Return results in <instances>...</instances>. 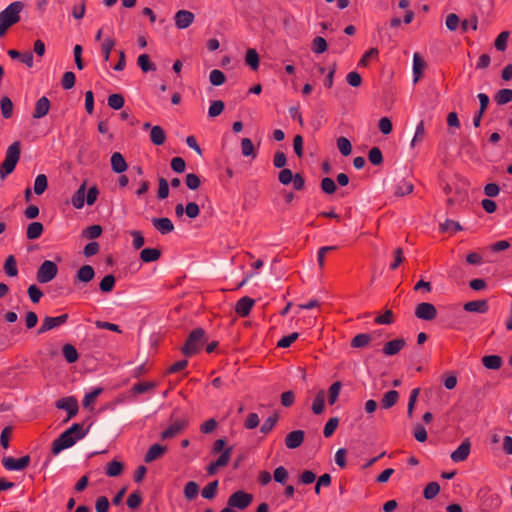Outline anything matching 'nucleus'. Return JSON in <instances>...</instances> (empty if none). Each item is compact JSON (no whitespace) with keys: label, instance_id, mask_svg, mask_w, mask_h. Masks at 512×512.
I'll list each match as a JSON object with an SVG mask.
<instances>
[{"label":"nucleus","instance_id":"nucleus-1","mask_svg":"<svg viewBox=\"0 0 512 512\" xmlns=\"http://www.w3.org/2000/svg\"><path fill=\"white\" fill-rule=\"evenodd\" d=\"M90 427L91 424L85 425L84 422L72 424L52 442V453L57 455L64 449L72 447L88 434Z\"/></svg>","mask_w":512,"mask_h":512},{"label":"nucleus","instance_id":"nucleus-2","mask_svg":"<svg viewBox=\"0 0 512 512\" xmlns=\"http://www.w3.org/2000/svg\"><path fill=\"white\" fill-rule=\"evenodd\" d=\"M23 7L22 2L15 1L0 12V37H3L8 29L20 20V13Z\"/></svg>","mask_w":512,"mask_h":512},{"label":"nucleus","instance_id":"nucleus-3","mask_svg":"<svg viewBox=\"0 0 512 512\" xmlns=\"http://www.w3.org/2000/svg\"><path fill=\"white\" fill-rule=\"evenodd\" d=\"M21 144L19 141L13 142L6 150V155L0 167V177L4 179L11 174L20 158Z\"/></svg>","mask_w":512,"mask_h":512},{"label":"nucleus","instance_id":"nucleus-4","mask_svg":"<svg viewBox=\"0 0 512 512\" xmlns=\"http://www.w3.org/2000/svg\"><path fill=\"white\" fill-rule=\"evenodd\" d=\"M206 340L205 331L202 328H196L190 332L181 351L185 356L191 357L200 351Z\"/></svg>","mask_w":512,"mask_h":512},{"label":"nucleus","instance_id":"nucleus-5","mask_svg":"<svg viewBox=\"0 0 512 512\" xmlns=\"http://www.w3.org/2000/svg\"><path fill=\"white\" fill-rule=\"evenodd\" d=\"M58 273L57 265L50 260H45L37 271V281L41 284L52 281Z\"/></svg>","mask_w":512,"mask_h":512},{"label":"nucleus","instance_id":"nucleus-6","mask_svg":"<svg viewBox=\"0 0 512 512\" xmlns=\"http://www.w3.org/2000/svg\"><path fill=\"white\" fill-rule=\"evenodd\" d=\"M253 501V495L242 490L232 493L227 501V505L239 510L246 509Z\"/></svg>","mask_w":512,"mask_h":512},{"label":"nucleus","instance_id":"nucleus-7","mask_svg":"<svg viewBox=\"0 0 512 512\" xmlns=\"http://www.w3.org/2000/svg\"><path fill=\"white\" fill-rule=\"evenodd\" d=\"M31 458L25 455L21 458L15 459L13 457H3L2 465L9 471H22L30 464Z\"/></svg>","mask_w":512,"mask_h":512},{"label":"nucleus","instance_id":"nucleus-8","mask_svg":"<svg viewBox=\"0 0 512 512\" xmlns=\"http://www.w3.org/2000/svg\"><path fill=\"white\" fill-rule=\"evenodd\" d=\"M415 316L425 321H431L437 316L436 307L431 303L422 302L416 306Z\"/></svg>","mask_w":512,"mask_h":512},{"label":"nucleus","instance_id":"nucleus-9","mask_svg":"<svg viewBox=\"0 0 512 512\" xmlns=\"http://www.w3.org/2000/svg\"><path fill=\"white\" fill-rule=\"evenodd\" d=\"M68 320V314H62L58 317H45L42 321L41 326L38 329L39 334H43L52 330L62 324H64Z\"/></svg>","mask_w":512,"mask_h":512},{"label":"nucleus","instance_id":"nucleus-10","mask_svg":"<svg viewBox=\"0 0 512 512\" xmlns=\"http://www.w3.org/2000/svg\"><path fill=\"white\" fill-rule=\"evenodd\" d=\"M56 407L58 409L64 410L67 412V416H76L78 413V401L75 397H65L56 402Z\"/></svg>","mask_w":512,"mask_h":512},{"label":"nucleus","instance_id":"nucleus-11","mask_svg":"<svg viewBox=\"0 0 512 512\" xmlns=\"http://www.w3.org/2000/svg\"><path fill=\"white\" fill-rule=\"evenodd\" d=\"M95 276L94 268L91 265H83L76 272L74 284H87L93 280Z\"/></svg>","mask_w":512,"mask_h":512},{"label":"nucleus","instance_id":"nucleus-12","mask_svg":"<svg viewBox=\"0 0 512 512\" xmlns=\"http://www.w3.org/2000/svg\"><path fill=\"white\" fill-rule=\"evenodd\" d=\"M470 450H471V443L468 439H465L458 446V448L451 453V455H450L451 460L456 463L465 461L470 454Z\"/></svg>","mask_w":512,"mask_h":512},{"label":"nucleus","instance_id":"nucleus-13","mask_svg":"<svg viewBox=\"0 0 512 512\" xmlns=\"http://www.w3.org/2000/svg\"><path fill=\"white\" fill-rule=\"evenodd\" d=\"M305 433L303 430H294L285 437V445L289 449L298 448L304 441Z\"/></svg>","mask_w":512,"mask_h":512},{"label":"nucleus","instance_id":"nucleus-14","mask_svg":"<svg viewBox=\"0 0 512 512\" xmlns=\"http://www.w3.org/2000/svg\"><path fill=\"white\" fill-rule=\"evenodd\" d=\"M194 21V14L188 10H179L175 14V25L179 29L189 27Z\"/></svg>","mask_w":512,"mask_h":512},{"label":"nucleus","instance_id":"nucleus-15","mask_svg":"<svg viewBox=\"0 0 512 512\" xmlns=\"http://www.w3.org/2000/svg\"><path fill=\"white\" fill-rule=\"evenodd\" d=\"M477 98L479 99L480 102V108L479 111L473 117V126L475 128L480 127L482 116L485 113L490 101L489 97L485 93H479L477 95Z\"/></svg>","mask_w":512,"mask_h":512},{"label":"nucleus","instance_id":"nucleus-16","mask_svg":"<svg viewBox=\"0 0 512 512\" xmlns=\"http://www.w3.org/2000/svg\"><path fill=\"white\" fill-rule=\"evenodd\" d=\"M151 222L154 228L161 234H168L174 230V224L167 217L152 218Z\"/></svg>","mask_w":512,"mask_h":512},{"label":"nucleus","instance_id":"nucleus-17","mask_svg":"<svg viewBox=\"0 0 512 512\" xmlns=\"http://www.w3.org/2000/svg\"><path fill=\"white\" fill-rule=\"evenodd\" d=\"M406 345V341L403 338L394 339L392 341L387 342L383 346V353L386 356H393L396 355L402 348H404Z\"/></svg>","mask_w":512,"mask_h":512},{"label":"nucleus","instance_id":"nucleus-18","mask_svg":"<svg viewBox=\"0 0 512 512\" xmlns=\"http://www.w3.org/2000/svg\"><path fill=\"white\" fill-rule=\"evenodd\" d=\"M187 423L183 420L175 421L169 427L161 433V439L166 440L175 437L179 434L185 427Z\"/></svg>","mask_w":512,"mask_h":512},{"label":"nucleus","instance_id":"nucleus-19","mask_svg":"<svg viewBox=\"0 0 512 512\" xmlns=\"http://www.w3.org/2000/svg\"><path fill=\"white\" fill-rule=\"evenodd\" d=\"M253 305L254 300L248 296H244L236 303L235 311L239 316L245 317L250 313Z\"/></svg>","mask_w":512,"mask_h":512},{"label":"nucleus","instance_id":"nucleus-20","mask_svg":"<svg viewBox=\"0 0 512 512\" xmlns=\"http://www.w3.org/2000/svg\"><path fill=\"white\" fill-rule=\"evenodd\" d=\"M50 109V101L47 97L42 96L38 99L33 112V118L40 119L46 116Z\"/></svg>","mask_w":512,"mask_h":512},{"label":"nucleus","instance_id":"nucleus-21","mask_svg":"<svg viewBox=\"0 0 512 512\" xmlns=\"http://www.w3.org/2000/svg\"><path fill=\"white\" fill-rule=\"evenodd\" d=\"M426 67V62L421 58L419 53L413 55V83L416 84L422 76Z\"/></svg>","mask_w":512,"mask_h":512},{"label":"nucleus","instance_id":"nucleus-22","mask_svg":"<svg viewBox=\"0 0 512 512\" xmlns=\"http://www.w3.org/2000/svg\"><path fill=\"white\" fill-rule=\"evenodd\" d=\"M127 167V163L120 152H114L111 155V168L115 173H123Z\"/></svg>","mask_w":512,"mask_h":512},{"label":"nucleus","instance_id":"nucleus-23","mask_svg":"<svg viewBox=\"0 0 512 512\" xmlns=\"http://www.w3.org/2000/svg\"><path fill=\"white\" fill-rule=\"evenodd\" d=\"M167 450L166 446L160 445L159 443L153 444L147 453L145 454L144 461L146 463L152 462L157 458L161 457Z\"/></svg>","mask_w":512,"mask_h":512},{"label":"nucleus","instance_id":"nucleus-24","mask_svg":"<svg viewBox=\"0 0 512 512\" xmlns=\"http://www.w3.org/2000/svg\"><path fill=\"white\" fill-rule=\"evenodd\" d=\"M463 308L467 312L486 313L488 311V303L486 300H475L465 303Z\"/></svg>","mask_w":512,"mask_h":512},{"label":"nucleus","instance_id":"nucleus-25","mask_svg":"<svg viewBox=\"0 0 512 512\" xmlns=\"http://www.w3.org/2000/svg\"><path fill=\"white\" fill-rule=\"evenodd\" d=\"M103 389L101 387L93 388V390L89 393H87L84 396V399L82 401V405L84 409H87L89 412L92 411V405L96 401L97 397L102 393Z\"/></svg>","mask_w":512,"mask_h":512},{"label":"nucleus","instance_id":"nucleus-26","mask_svg":"<svg viewBox=\"0 0 512 512\" xmlns=\"http://www.w3.org/2000/svg\"><path fill=\"white\" fill-rule=\"evenodd\" d=\"M150 140L154 145H162L166 140V134L162 127L156 125L151 128Z\"/></svg>","mask_w":512,"mask_h":512},{"label":"nucleus","instance_id":"nucleus-27","mask_svg":"<svg viewBox=\"0 0 512 512\" xmlns=\"http://www.w3.org/2000/svg\"><path fill=\"white\" fill-rule=\"evenodd\" d=\"M161 256V251L157 248H145L140 252V259L145 263L157 261Z\"/></svg>","mask_w":512,"mask_h":512},{"label":"nucleus","instance_id":"nucleus-28","mask_svg":"<svg viewBox=\"0 0 512 512\" xmlns=\"http://www.w3.org/2000/svg\"><path fill=\"white\" fill-rule=\"evenodd\" d=\"M399 398V393L396 390L386 392L381 400L380 406L382 409H389L394 406Z\"/></svg>","mask_w":512,"mask_h":512},{"label":"nucleus","instance_id":"nucleus-29","mask_svg":"<svg viewBox=\"0 0 512 512\" xmlns=\"http://www.w3.org/2000/svg\"><path fill=\"white\" fill-rule=\"evenodd\" d=\"M85 193H86V184L83 183L78 190L75 192V194L72 197V204L75 208L81 209L85 204Z\"/></svg>","mask_w":512,"mask_h":512},{"label":"nucleus","instance_id":"nucleus-30","mask_svg":"<svg viewBox=\"0 0 512 512\" xmlns=\"http://www.w3.org/2000/svg\"><path fill=\"white\" fill-rule=\"evenodd\" d=\"M482 364L487 369L497 370L502 365V358L498 355H488L482 358Z\"/></svg>","mask_w":512,"mask_h":512},{"label":"nucleus","instance_id":"nucleus-31","mask_svg":"<svg viewBox=\"0 0 512 512\" xmlns=\"http://www.w3.org/2000/svg\"><path fill=\"white\" fill-rule=\"evenodd\" d=\"M43 225L40 222H32L27 227V238L29 240L38 239L43 233Z\"/></svg>","mask_w":512,"mask_h":512},{"label":"nucleus","instance_id":"nucleus-32","mask_svg":"<svg viewBox=\"0 0 512 512\" xmlns=\"http://www.w3.org/2000/svg\"><path fill=\"white\" fill-rule=\"evenodd\" d=\"M372 341V336L370 334L361 333L356 335L352 341L351 346L353 348H363L369 345V343Z\"/></svg>","mask_w":512,"mask_h":512},{"label":"nucleus","instance_id":"nucleus-33","mask_svg":"<svg viewBox=\"0 0 512 512\" xmlns=\"http://www.w3.org/2000/svg\"><path fill=\"white\" fill-rule=\"evenodd\" d=\"M341 387H342V384L339 381L334 382L329 387L328 392L326 394V398L330 405H333L337 401L339 394H340Z\"/></svg>","mask_w":512,"mask_h":512},{"label":"nucleus","instance_id":"nucleus-34","mask_svg":"<svg viewBox=\"0 0 512 512\" xmlns=\"http://www.w3.org/2000/svg\"><path fill=\"white\" fill-rule=\"evenodd\" d=\"M137 64L143 72L155 71L156 66L150 61L148 54H141L138 56Z\"/></svg>","mask_w":512,"mask_h":512},{"label":"nucleus","instance_id":"nucleus-35","mask_svg":"<svg viewBox=\"0 0 512 512\" xmlns=\"http://www.w3.org/2000/svg\"><path fill=\"white\" fill-rule=\"evenodd\" d=\"M123 471V464L119 461L112 460L106 466V475L109 477H117Z\"/></svg>","mask_w":512,"mask_h":512},{"label":"nucleus","instance_id":"nucleus-36","mask_svg":"<svg viewBox=\"0 0 512 512\" xmlns=\"http://www.w3.org/2000/svg\"><path fill=\"white\" fill-rule=\"evenodd\" d=\"M199 493V486L195 481H189L184 487V496L187 500L191 501L197 497Z\"/></svg>","mask_w":512,"mask_h":512},{"label":"nucleus","instance_id":"nucleus-37","mask_svg":"<svg viewBox=\"0 0 512 512\" xmlns=\"http://www.w3.org/2000/svg\"><path fill=\"white\" fill-rule=\"evenodd\" d=\"M48 186V180L47 177L44 174H39L34 182V193L36 195H41L44 193V191L47 189Z\"/></svg>","mask_w":512,"mask_h":512},{"label":"nucleus","instance_id":"nucleus-38","mask_svg":"<svg viewBox=\"0 0 512 512\" xmlns=\"http://www.w3.org/2000/svg\"><path fill=\"white\" fill-rule=\"evenodd\" d=\"M4 271L10 277H15L18 274L16 259L13 255H10L6 258L4 264Z\"/></svg>","mask_w":512,"mask_h":512},{"label":"nucleus","instance_id":"nucleus-39","mask_svg":"<svg viewBox=\"0 0 512 512\" xmlns=\"http://www.w3.org/2000/svg\"><path fill=\"white\" fill-rule=\"evenodd\" d=\"M63 355L68 363H74L78 360V352L71 344H65L62 348Z\"/></svg>","mask_w":512,"mask_h":512},{"label":"nucleus","instance_id":"nucleus-40","mask_svg":"<svg viewBox=\"0 0 512 512\" xmlns=\"http://www.w3.org/2000/svg\"><path fill=\"white\" fill-rule=\"evenodd\" d=\"M325 400L326 393L324 391H319L312 404V410L315 414H321L323 412Z\"/></svg>","mask_w":512,"mask_h":512},{"label":"nucleus","instance_id":"nucleus-41","mask_svg":"<svg viewBox=\"0 0 512 512\" xmlns=\"http://www.w3.org/2000/svg\"><path fill=\"white\" fill-rule=\"evenodd\" d=\"M218 480L212 481L208 483L201 492L203 498L211 500L216 496L217 488H218Z\"/></svg>","mask_w":512,"mask_h":512},{"label":"nucleus","instance_id":"nucleus-42","mask_svg":"<svg viewBox=\"0 0 512 512\" xmlns=\"http://www.w3.org/2000/svg\"><path fill=\"white\" fill-rule=\"evenodd\" d=\"M495 101L499 105H504V104L509 103L510 101H512V90L508 89V88L499 90L495 94Z\"/></svg>","mask_w":512,"mask_h":512},{"label":"nucleus","instance_id":"nucleus-43","mask_svg":"<svg viewBox=\"0 0 512 512\" xmlns=\"http://www.w3.org/2000/svg\"><path fill=\"white\" fill-rule=\"evenodd\" d=\"M116 279L112 274L106 275L100 282L99 288L104 293H109L115 286Z\"/></svg>","mask_w":512,"mask_h":512},{"label":"nucleus","instance_id":"nucleus-44","mask_svg":"<svg viewBox=\"0 0 512 512\" xmlns=\"http://www.w3.org/2000/svg\"><path fill=\"white\" fill-rule=\"evenodd\" d=\"M413 191V184L406 180L399 182L395 188L394 194L397 196H404Z\"/></svg>","mask_w":512,"mask_h":512},{"label":"nucleus","instance_id":"nucleus-45","mask_svg":"<svg viewBox=\"0 0 512 512\" xmlns=\"http://www.w3.org/2000/svg\"><path fill=\"white\" fill-rule=\"evenodd\" d=\"M440 491V485L437 482H430L426 485L423 491L425 499H433Z\"/></svg>","mask_w":512,"mask_h":512},{"label":"nucleus","instance_id":"nucleus-46","mask_svg":"<svg viewBox=\"0 0 512 512\" xmlns=\"http://www.w3.org/2000/svg\"><path fill=\"white\" fill-rule=\"evenodd\" d=\"M337 148L343 156H348L352 152V145L346 137H339L337 139Z\"/></svg>","mask_w":512,"mask_h":512},{"label":"nucleus","instance_id":"nucleus-47","mask_svg":"<svg viewBox=\"0 0 512 512\" xmlns=\"http://www.w3.org/2000/svg\"><path fill=\"white\" fill-rule=\"evenodd\" d=\"M127 506L134 510V509H137L140 504L142 503V495H141V492L140 491H134L132 492L128 498H127Z\"/></svg>","mask_w":512,"mask_h":512},{"label":"nucleus","instance_id":"nucleus-48","mask_svg":"<svg viewBox=\"0 0 512 512\" xmlns=\"http://www.w3.org/2000/svg\"><path fill=\"white\" fill-rule=\"evenodd\" d=\"M224 107H225V105H224L223 101H221V100L212 101L211 105L208 109L209 117L214 118V117L219 116L223 112Z\"/></svg>","mask_w":512,"mask_h":512},{"label":"nucleus","instance_id":"nucleus-49","mask_svg":"<svg viewBox=\"0 0 512 512\" xmlns=\"http://www.w3.org/2000/svg\"><path fill=\"white\" fill-rule=\"evenodd\" d=\"M0 107H1V113H2L3 117L6 119L10 118L12 115V111H13V103L10 100V98H8L6 96L3 97L1 99Z\"/></svg>","mask_w":512,"mask_h":512},{"label":"nucleus","instance_id":"nucleus-50","mask_svg":"<svg viewBox=\"0 0 512 512\" xmlns=\"http://www.w3.org/2000/svg\"><path fill=\"white\" fill-rule=\"evenodd\" d=\"M245 61L253 70H256L258 68L259 56L255 49L247 50Z\"/></svg>","mask_w":512,"mask_h":512},{"label":"nucleus","instance_id":"nucleus-51","mask_svg":"<svg viewBox=\"0 0 512 512\" xmlns=\"http://www.w3.org/2000/svg\"><path fill=\"white\" fill-rule=\"evenodd\" d=\"M209 80L212 85L220 86L225 82L226 77L222 71L214 69L210 72Z\"/></svg>","mask_w":512,"mask_h":512},{"label":"nucleus","instance_id":"nucleus-52","mask_svg":"<svg viewBox=\"0 0 512 512\" xmlns=\"http://www.w3.org/2000/svg\"><path fill=\"white\" fill-rule=\"evenodd\" d=\"M312 50L316 54L324 53L327 50V42L323 37L317 36L312 42Z\"/></svg>","mask_w":512,"mask_h":512},{"label":"nucleus","instance_id":"nucleus-53","mask_svg":"<svg viewBox=\"0 0 512 512\" xmlns=\"http://www.w3.org/2000/svg\"><path fill=\"white\" fill-rule=\"evenodd\" d=\"M321 189L326 194H333L337 190L335 181L330 177L321 180Z\"/></svg>","mask_w":512,"mask_h":512},{"label":"nucleus","instance_id":"nucleus-54","mask_svg":"<svg viewBox=\"0 0 512 512\" xmlns=\"http://www.w3.org/2000/svg\"><path fill=\"white\" fill-rule=\"evenodd\" d=\"M339 425V418H329L328 422L326 423L323 434L326 438H329L333 435L335 430L337 429Z\"/></svg>","mask_w":512,"mask_h":512},{"label":"nucleus","instance_id":"nucleus-55","mask_svg":"<svg viewBox=\"0 0 512 512\" xmlns=\"http://www.w3.org/2000/svg\"><path fill=\"white\" fill-rule=\"evenodd\" d=\"M368 159L373 165H380L383 162L382 152L378 147H373L368 153Z\"/></svg>","mask_w":512,"mask_h":512},{"label":"nucleus","instance_id":"nucleus-56","mask_svg":"<svg viewBox=\"0 0 512 512\" xmlns=\"http://www.w3.org/2000/svg\"><path fill=\"white\" fill-rule=\"evenodd\" d=\"M102 233V227L100 225H91L83 231V235L87 239H96Z\"/></svg>","mask_w":512,"mask_h":512},{"label":"nucleus","instance_id":"nucleus-57","mask_svg":"<svg viewBox=\"0 0 512 512\" xmlns=\"http://www.w3.org/2000/svg\"><path fill=\"white\" fill-rule=\"evenodd\" d=\"M510 33L508 31L501 32L495 40V48L499 51H504L507 47V41Z\"/></svg>","mask_w":512,"mask_h":512},{"label":"nucleus","instance_id":"nucleus-58","mask_svg":"<svg viewBox=\"0 0 512 512\" xmlns=\"http://www.w3.org/2000/svg\"><path fill=\"white\" fill-rule=\"evenodd\" d=\"M241 152L244 156H253L255 157L256 154L254 153V145L252 141L249 138H243L241 141Z\"/></svg>","mask_w":512,"mask_h":512},{"label":"nucleus","instance_id":"nucleus-59","mask_svg":"<svg viewBox=\"0 0 512 512\" xmlns=\"http://www.w3.org/2000/svg\"><path fill=\"white\" fill-rule=\"evenodd\" d=\"M108 105L114 109L119 110L124 105V98L120 94H112L108 97Z\"/></svg>","mask_w":512,"mask_h":512},{"label":"nucleus","instance_id":"nucleus-60","mask_svg":"<svg viewBox=\"0 0 512 512\" xmlns=\"http://www.w3.org/2000/svg\"><path fill=\"white\" fill-rule=\"evenodd\" d=\"M156 384L154 382H139L132 388L134 394H142L152 390Z\"/></svg>","mask_w":512,"mask_h":512},{"label":"nucleus","instance_id":"nucleus-61","mask_svg":"<svg viewBox=\"0 0 512 512\" xmlns=\"http://www.w3.org/2000/svg\"><path fill=\"white\" fill-rule=\"evenodd\" d=\"M114 46H115V40L112 38H107L102 43L101 50H102L103 57H104L105 61L109 60L110 53H111L112 49L114 48Z\"/></svg>","mask_w":512,"mask_h":512},{"label":"nucleus","instance_id":"nucleus-62","mask_svg":"<svg viewBox=\"0 0 512 512\" xmlns=\"http://www.w3.org/2000/svg\"><path fill=\"white\" fill-rule=\"evenodd\" d=\"M185 182L187 187L191 190L198 189L201 183L200 178L194 173L187 174Z\"/></svg>","mask_w":512,"mask_h":512},{"label":"nucleus","instance_id":"nucleus-63","mask_svg":"<svg viewBox=\"0 0 512 512\" xmlns=\"http://www.w3.org/2000/svg\"><path fill=\"white\" fill-rule=\"evenodd\" d=\"M413 436L419 442H425L427 440V431L423 425L417 424L413 429Z\"/></svg>","mask_w":512,"mask_h":512},{"label":"nucleus","instance_id":"nucleus-64","mask_svg":"<svg viewBox=\"0 0 512 512\" xmlns=\"http://www.w3.org/2000/svg\"><path fill=\"white\" fill-rule=\"evenodd\" d=\"M96 512H108L109 509V500L105 496H100L97 498L95 503Z\"/></svg>","mask_w":512,"mask_h":512}]
</instances>
